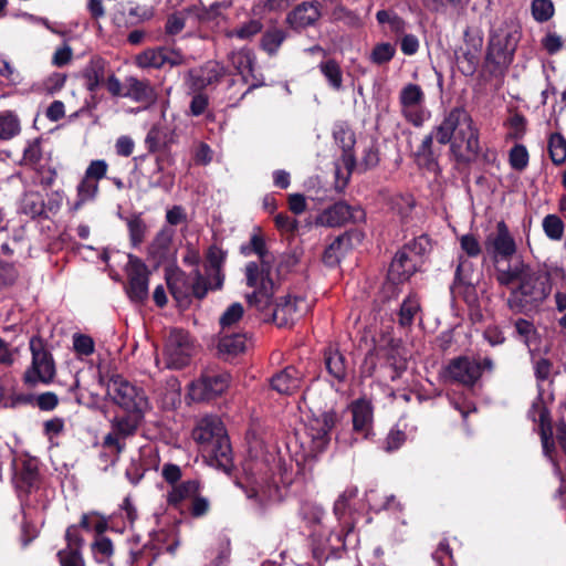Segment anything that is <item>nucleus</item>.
<instances>
[{
	"label": "nucleus",
	"mask_w": 566,
	"mask_h": 566,
	"mask_svg": "<svg viewBox=\"0 0 566 566\" xmlns=\"http://www.w3.org/2000/svg\"><path fill=\"white\" fill-rule=\"evenodd\" d=\"M349 244V238L342 235L336 238L325 250L323 261L328 266H334L339 263L340 258L344 255L345 249Z\"/></svg>",
	"instance_id": "obj_36"
},
{
	"label": "nucleus",
	"mask_w": 566,
	"mask_h": 566,
	"mask_svg": "<svg viewBox=\"0 0 566 566\" xmlns=\"http://www.w3.org/2000/svg\"><path fill=\"white\" fill-rule=\"evenodd\" d=\"M123 96L136 102H150L154 98V92L146 82L129 77L127 80V90Z\"/></svg>",
	"instance_id": "obj_35"
},
{
	"label": "nucleus",
	"mask_w": 566,
	"mask_h": 566,
	"mask_svg": "<svg viewBox=\"0 0 566 566\" xmlns=\"http://www.w3.org/2000/svg\"><path fill=\"white\" fill-rule=\"evenodd\" d=\"M107 394L112 401L125 412L146 415L151 409L145 390L119 375L108 380Z\"/></svg>",
	"instance_id": "obj_8"
},
{
	"label": "nucleus",
	"mask_w": 566,
	"mask_h": 566,
	"mask_svg": "<svg viewBox=\"0 0 566 566\" xmlns=\"http://www.w3.org/2000/svg\"><path fill=\"white\" fill-rule=\"evenodd\" d=\"M231 384L227 371H207L188 387V397L192 401H206L223 394Z\"/></svg>",
	"instance_id": "obj_14"
},
{
	"label": "nucleus",
	"mask_w": 566,
	"mask_h": 566,
	"mask_svg": "<svg viewBox=\"0 0 566 566\" xmlns=\"http://www.w3.org/2000/svg\"><path fill=\"white\" fill-rule=\"evenodd\" d=\"M484 245L493 262L496 280L500 277V271H510L516 265L518 259H514V256L517 252V244L503 220L496 223L494 232L488 234Z\"/></svg>",
	"instance_id": "obj_5"
},
{
	"label": "nucleus",
	"mask_w": 566,
	"mask_h": 566,
	"mask_svg": "<svg viewBox=\"0 0 566 566\" xmlns=\"http://www.w3.org/2000/svg\"><path fill=\"white\" fill-rule=\"evenodd\" d=\"M500 272L496 281L502 286L518 281L507 298V306L515 313L537 308L551 294L549 274L543 269L530 266L523 260H517L512 270Z\"/></svg>",
	"instance_id": "obj_2"
},
{
	"label": "nucleus",
	"mask_w": 566,
	"mask_h": 566,
	"mask_svg": "<svg viewBox=\"0 0 566 566\" xmlns=\"http://www.w3.org/2000/svg\"><path fill=\"white\" fill-rule=\"evenodd\" d=\"M401 250L421 265L422 258L431 250V242L427 235H420L408 242Z\"/></svg>",
	"instance_id": "obj_40"
},
{
	"label": "nucleus",
	"mask_w": 566,
	"mask_h": 566,
	"mask_svg": "<svg viewBox=\"0 0 566 566\" xmlns=\"http://www.w3.org/2000/svg\"><path fill=\"white\" fill-rule=\"evenodd\" d=\"M167 283L170 293L176 300H182L188 294V287H186L185 274L180 271H175L167 276Z\"/></svg>",
	"instance_id": "obj_45"
},
{
	"label": "nucleus",
	"mask_w": 566,
	"mask_h": 566,
	"mask_svg": "<svg viewBox=\"0 0 566 566\" xmlns=\"http://www.w3.org/2000/svg\"><path fill=\"white\" fill-rule=\"evenodd\" d=\"M145 413L126 412L111 421V431L105 436L103 444L116 453L124 450V440L134 436L145 419Z\"/></svg>",
	"instance_id": "obj_13"
},
{
	"label": "nucleus",
	"mask_w": 566,
	"mask_h": 566,
	"mask_svg": "<svg viewBox=\"0 0 566 566\" xmlns=\"http://www.w3.org/2000/svg\"><path fill=\"white\" fill-rule=\"evenodd\" d=\"M73 349L81 357L90 356L95 350V343L91 336L75 333L73 335Z\"/></svg>",
	"instance_id": "obj_51"
},
{
	"label": "nucleus",
	"mask_w": 566,
	"mask_h": 566,
	"mask_svg": "<svg viewBox=\"0 0 566 566\" xmlns=\"http://www.w3.org/2000/svg\"><path fill=\"white\" fill-rule=\"evenodd\" d=\"M107 63L99 56H94L83 70L86 88L94 93L104 83Z\"/></svg>",
	"instance_id": "obj_27"
},
{
	"label": "nucleus",
	"mask_w": 566,
	"mask_h": 566,
	"mask_svg": "<svg viewBox=\"0 0 566 566\" xmlns=\"http://www.w3.org/2000/svg\"><path fill=\"white\" fill-rule=\"evenodd\" d=\"M66 82V74L53 72L42 81L35 82L31 86V92L36 94L54 95L63 88Z\"/></svg>",
	"instance_id": "obj_31"
},
{
	"label": "nucleus",
	"mask_w": 566,
	"mask_h": 566,
	"mask_svg": "<svg viewBox=\"0 0 566 566\" xmlns=\"http://www.w3.org/2000/svg\"><path fill=\"white\" fill-rule=\"evenodd\" d=\"M192 438L203 452L214 458L224 470H228L231 462V448L226 429L218 417L201 418L192 430Z\"/></svg>",
	"instance_id": "obj_3"
},
{
	"label": "nucleus",
	"mask_w": 566,
	"mask_h": 566,
	"mask_svg": "<svg viewBox=\"0 0 566 566\" xmlns=\"http://www.w3.org/2000/svg\"><path fill=\"white\" fill-rule=\"evenodd\" d=\"M20 130V120L13 112L6 111L0 113V139H11L17 136Z\"/></svg>",
	"instance_id": "obj_37"
},
{
	"label": "nucleus",
	"mask_w": 566,
	"mask_h": 566,
	"mask_svg": "<svg viewBox=\"0 0 566 566\" xmlns=\"http://www.w3.org/2000/svg\"><path fill=\"white\" fill-rule=\"evenodd\" d=\"M532 15L537 22H546L554 15V4L551 0H533Z\"/></svg>",
	"instance_id": "obj_47"
},
{
	"label": "nucleus",
	"mask_w": 566,
	"mask_h": 566,
	"mask_svg": "<svg viewBox=\"0 0 566 566\" xmlns=\"http://www.w3.org/2000/svg\"><path fill=\"white\" fill-rule=\"evenodd\" d=\"M426 95L418 84L408 83L399 93L400 112L403 118L416 127H420L429 118L430 113L424 106Z\"/></svg>",
	"instance_id": "obj_11"
},
{
	"label": "nucleus",
	"mask_w": 566,
	"mask_h": 566,
	"mask_svg": "<svg viewBox=\"0 0 566 566\" xmlns=\"http://www.w3.org/2000/svg\"><path fill=\"white\" fill-rule=\"evenodd\" d=\"M510 132L509 136L513 139H520L524 136L526 129V119L523 115L514 114L507 122Z\"/></svg>",
	"instance_id": "obj_60"
},
{
	"label": "nucleus",
	"mask_w": 566,
	"mask_h": 566,
	"mask_svg": "<svg viewBox=\"0 0 566 566\" xmlns=\"http://www.w3.org/2000/svg\"><path fill=\"white\" fill-rule=\"evenodd\" d=\"M271 272V263L249 262L245 265L247 285L253 289V292L247 295V301L259 311H266L271 306L275 287Z\"/></svg>",
	"instance_id": "obj_6"
},
{
	"label": "nucleus",
	"mask_w": 566,
	"mask_h": 566,
	"mask_svg": "<svg viewBox=\"0 0 566 566\" xmlns=\"http://www.w3.org/2000/svg\"><path fill=\"white\" fill-rule=\"evenodd\" d=\"M98 184L95 180H90L83 176L82 180L76 186V200L71 206V210L77 211L85 203L94 201L98 193Z\"/></svg>",
	"instance_id": "obj_30"
},
{
	"label": "nucleus",
	"mask_w": 566,
	"mask_h": 566,
	"mask_svg": "<svg viewBox=\"0 0 566 566\" xmlns=\"http://www.w3.org/2000/svg\"><path fill=\"white\" fill-rule=\"evenodd\" d=\"M419 266V262H417L416 259L410 258L406 252L399 250L390 263L388 282L395 285L401 284L408 281Z\"/></svg>",
	"instance_id": "obj_22"
},
{
	"label": "nucleus",
	"mask_w": 566,
	"mask_h": 566,
	"mask_svg": "<svg viewBox=\"0 0 566 566\" xmlns=\"http://www.w3.org/2000/svg\"><path fill=\"white\" fill-rule=\"evenodd\" d=\"M420 314V302L417 296H408L401 304L399 311V324L410 326Z\"/></svg>",
	"instance_id": "obj_38"
},
{
	"label": "nucleus",
	"mask_w": 566,
	"mask_h": 566,
	"mask_svg": "<svg viewBox=\"0 0 566 566\" xmlns=\"http://www.w3.org/2000/svg\"><path fill=\"white\" fill-rule=\"evenodd\" d=\"M136 64L142 69H160L164 66V48L147 49L136 56Z\"/></svg>",
	"instance_id": "obj_41"
},
{
	"label": "nucleus",
	"mask_w": 566,
	"mask_h": 566,
	"mask_svg": "<svg viewBox=\"0 0 566 566\" xmlns=\"http://www.w3.org/2000/svg\"><path fill=\"white\" fill-rule=\"evenodd\" d=\"M319 70L331 87L336 91H339L343 87V73L340 66L334 60L322 62L319 64Z\"/></svg>",
	"instance_id": "obj_42"
},
{
	"label": "nucleus",
	"mask_w": 566,
	"mask_h": 566,
	"mask_svg": "<svg viewBox=\"0 0 566 566\" xmlns=\"http://www.w3.org/2000/svg\"><path fill=\"white\" fill-rule=\"evenodd\" d=\"M193 279L191 284V291L193 295L198 298H202L206 296L207 292L209 290H213L210 284L214 283L213 276H209V280L207 281L200 273L199 269L193 270Z\"/></svg>",
	"instance_id": "obj_53"
},
{
	"label": "nucleus",
	"mask_w": 566,
	"mask_h": 566,
	"mask_svg": "<svg viewBox=\"0 0 566 566\" xmlns=\"http://www.w3.org/2000/svg\"><path fill=\"white\" fill-rule=\"evenodd\" d=\"M319 15L315 3L303 2L287 15V22L294 29H304L315 23Z\"/></svg>",
	"instance_id": "obj_26"
},
{
	"label": "nucleus",
	"mask_w": 566,
	"mask_h": 566,
	"mask_svg": "<svg viewBox=\"0 0 566 566\" xmlns=\"http://www.w3.org/2000/svg\"><path fill=\"white\" fill-rule=\"evenodd\" d=\"M229 61L238 74L241 75L243 82L249 84V90L261 85L254 75L255 57L251 50L243 48L232 51L229 54Z\"/></svg>",
	"instance_id": "obj_21"
},
{
	"label": "nucleus",
	"mask_w": 566,
	"mask_h": 566,
	"mask_svg": "<svg viewBox=\"0 0 566 566\" xmlns=\"http://www.w3.org/2000/svg\"><path fill=\"white\" fill-rule=\"evenodd\" d=\"M59 558L62 566H84V560L76 549H63L59 552Z\"/></svg>",
	"instance_id": "obj_64"
},
{
	"label": "nucleus",
	"mask_w": 566,
	"mask_h": 566,
	"mask_svg": "<svg viewBox=\"0 0 566 566\" xmlns=\"http://www.w3.org/2000/svg\"><path fill=\"white\" fill-rule=\"evenodd\" d=\"M510 164L516 170H523L528 164V153L525 146L515 145L510 151Z\"/></svg>",
	"instance_id": "obj_58"
},
{
	"label": "nucleus",
	"mask_w": 566,
	"mask_h": 566,
	"mask_svg": "<svg viewBox=\"0 0 566 566\" xmlns=\"http://www.w3.org/2000/svg\"><path fill=\"white\" fill-rule=\"evenodd\" d=\"M261 29L262 25L258 20H251L242 27L227 32V35L229 38L235 36L242 40H247L259 33Z\"/></svg>",
	"instance_id": "obj_56"
},
{
	"label": "nucleus",
	"mask_w": 566,
	"mask_h": 566,
	"mask_svg": "<svg viewBox=\"0 0 566 566\" xmlns=\"http://www.w3.org/2000/svg\"><path fill=\"white\" fill-rule=\"evenodd\" d=\"M542 228L545 235L552 241H560L565 232V223L563 219L554 213L543 218Z\"/></svg>",
	"instance_id": "obj_39"
},
{
	"label": "nucleus",
	"mask_w": 566,
	"mask_h": 566,
	"mask_svg": "<svg viewBox=\"0 0 566 566\" xmlns=\"http://www.w3.org/2000/svg\"><path fill=\"white\" fill-rule=\"evenodd\" d=\"M528 417L534 422H538L544 455L553 461L554 441L552 438L549 411L541 396H538L532 403V407L528 410Z\"/></svg>",
	"instance_id": "obj_17"
},
{
	"label": "nucleus",
	"mask_w": 566,
	"mask_h": 566,
	"mask_svg": "<svg viewBox=\"0 0 566 566\" xmlns=\"http://www.w3.org/2000/svg\"><path fill=\"white\" fill-rule=\"evenodd\" d=\"M301 386V374L294 367H286L271 379V387L281 395H292Z\"/></svg>",
	"instance_id": "obj_24"
},
{
	"label": "nucleus",
	"mask_w": 566,
	"mask_h": 566,
	"mask_svg": "<svg viewBox=\"0 0 566 566\" xmlns=\"http://www.w3.org/2000/svg\"><path fill=\"white\" fill-rule=\"evenodd\" d=\"M108 165L104 159L92 160L87 166L84 176L90 180L99 181L107 174Z\"/></svg>",
	"instance_id": "obj_59"
},
{
	"label": "nucleus",
	"mask_w": 566,
	"mask_h": 566,
	"mask_svg": "<svg viewBox=\"0 0 566 566\" xmlns=\"http://www.w3.org/2000/svg\"><path fill=\"white\" fill-rule=\"evenodd\" d=\"M245 475V493L248 499L255 500L260 505L271 497L272 473L271 469L263 461L247 460L243 464Z\"/></svg>",
	"instance_id": "obj_10"
},
{
	"label": "nucleus",
	"mask_w": 566,
	"mask_h": 566,
	"mask_svg": "<svg viewBox=\"0 0 566 566\" xmlns=\"http://www.w3.org/2000/svg\"><path fill=\"white\" fill-rule=\"evenodd\" d=\"M396 53V48L389 42H381L375 45L370 53V61L375 64H384L389 62Z\"/></svg>",
	"instance_id": "obj_46"
},
{
	"label": "nucleus",
	"mask_w": 566,
	"mask_h": 566,
	"mask_svg": "<svg viewBox=\"0 0 566 566\" xmlns=\"http://www.w3.org/2000/svg\"><path fill=\"white\" fill-rule=\"evenodd\" d=\"M413 207V199L409 195H396L391 199V208L401 217H406Z\"/></svg>",
	"instance_id": "obj_63"
},
{
	"label": "nucleus",
	"mask_w": 566,
	"mask_h": 566,
	"mask_svg": "<svg viewBox=\"0 0 566 566\" xmlns=\"http://www.w3.org/2000/svg\"><path fill=\"white\" fill-rule=\"evenodd\" d=\"M365 213L359 207L352 208L345 202H336L325 209L317 218V223L325 227H339L347 221L359 222Z\"/></svg>",
	"instance_id": "obj_18"
},
{
	"label": "nucleus",
	"mask_w": 566,
	"mask_h": 566,
	"mask_svg": "<svg viewBox=\"0 0 566 566\" xmlns=\"http://www.w3.org/2000/svg\"><path fill=\"white\" fill-rule=\"evenodd\" d=\"M325 364L328 374L337 381L342 382L347 376V366L345 357L334 349L325 354Z\"/></svg>",
	"instance_id": "obj_33"
},
{
	"label": "nucleus",
	"mask_w": 566,
	"mask_h": 566,
	"mask_svg": "<svg viewBox=\"0 0 566 566\" xmlns=\"http://www.w3.org/2000/svg\"><path fill=\"white\" fill-rule=\"evenodd\" d=\"M175 185V175L165 172L160 157L155 159L154 171L149 176V186L151 188H160L166 192H170Z\"/></svg>",
	"instance_id": "obj_34"
},
{
	"label": "nucleus",
	"mask_w": 566,
	"mask_h": 566,
	"mask_svg": "<svg viewBox=\"0 0 566 566\" xmlns=\"http://www.w3.org/2000/svg\"><path fill=\"white\" fill-rule=\"evenodd\" d=\"M230 2H214L205 7L201 2L186 8L187 14L199 23L219 27L224 20V11L229 9Z\"/></svg>",
	"instance_id": "obj_20"
},
{
	"label": "nucleus",
	"mask_w": 566,
	"mask_h": 566,
	"mask_svg": "<svg viewBox=\"0 0 566 566\" xmlns=\"http://www.w3.org/2000/svg\"><path fill=\"white\" fill-rule=\"evenodd\" d=\"M353 429L355 432L368 438L373 427L374 410L371 402L365 398L353 401L349 406Z\"/></svg>",
	"instance_id": "obj_23"
},
{
	"label": "nucleus",
	"mask_w": 566,
	"mask_h": 566,
	"mask_svg": "<svg viewBox=\"0 0 566 566\" xmlns=\"http://www.w3.org/2000/svg\"><path fill=\"white\" fill-rule=\"evenodd\" d=\"M337 416L334 411H325L310 417L297 433L300 447L305 459H315L324 452L331 442V432L335 427Z\"/></svg>",
	"instance_id": "obj_4"
},
{
	"label": "nucleus",
	"mask_w": 566,
	"mask_h": 566,
	"mask_svg": "<svg viewBox=\"0 0 566 566\" xmlns=\"http://www.w3.org/2000/svg\"><path fill=\"white\" fill-rule=\"evenodd\" d=\"M247 339L244 335L233 334L223 335L218 343V350L221 355L227 357H234L244 352Z\"/></svg>",
	"instance_id": "obj_32"
},
{
	"label": "nucleus",
	"mask_w": 566,
	"mask_h": 566,
	"mask_svg": "<svg viewBox=\"0 0 566 566\" xmlns=\"http://www.w3.org/2000/svg\"><path fill=\"white\" fill-rule=\"evenodd\" d=\"M187 18L190 17L187 14L186 9L169 15L165 25L166 33L169 35L180 33L186 25Z\"/></svg>",
	"instance_id": "obj_55"
},
{
	"label": "nucleus",
	"mask_w": 566,
	"mask_h": 566,
	"mask_svg": "<svg viewBox=\"0 0 566 566\" xmlns=\"http://www.w3.org/2000/svg\"><path fill=\"white\" fill-rule=\"evenodd\" d=\"M244 310L240 303L231 304L220 317V325L224 329L238 323L243 316Z\"/></svg>",
	"instance_id": "obj_54"
},
{
	"label": "nucleus",
	"mask_w": 566,
	"mask_h": 566,
	"mask_svg": "<svg viewBox=\"0 0 566 566\" xmlns=\"http://www.w3.org/2000/svg\"><path fill=\"white\" fill-rule=\"evenodd\" d=\"M434 139L440 145L449 144L450 156L457 165L467 166L480 154L479 129L463 107H453L448 111L441 123L424 136L416 151L417 164L429 171L437 172L439 151L433 147Z\"/></svg>",
	"instance_id": "obj_1"
},
{
	"label": "nucleus",
	"mask_w": 566,
	"mask_h": 566,
	"mask_svg": "<svg viewBox=\"0 0 566 566\" xmlns=\"http://www.w3.org/2000/svg\"><path fill=\"white\" fill-rule=\"evenodd\" d=\"M515 331L522 340L530 347L536 336L534 324L527 319L518 318L515 324Z\"/></svg>",
	"instance_id": "obj_57"
},
{
	"label": "nucleus",
	"mask_w": 566,
	"mask_h": 566,
	"mask_svg": "<svg viewBox=\"0 0 566 566\" xmlns=\"http://www.w3.org/2000/svg\"><path fill=\"white\" fill-rule=\"evenodd\" d=\"M460 245L463 252L470 258H476L481 253V244L473 234H464L460 238Z\"/></svg>",
	"instance_id": "obj_62"
},
{
	"label": "nucleus",
	"mask_w": 566,
	"mask_h": 566,
	"mask_svg": "<svg viewBox=\"0 0 566 566\" xmlns=\"http://www.w3.org/2000/svg\"><path fill=\"white\" fill-rule=\"evenodd\" d=\"M127 228L132 244L137 247L144 240L146 232V224L140 216H132L127 219Z\"/></svg>",
	"instance_id": "obj_48"
},
{
	"label": "nucleus",
	"mask_w": 566,
	"mask_h": 566,
	"mask_svg": "<svg viewBox=\"0 0 566 566\" xmlns=\"http://www.w3.org/2000/svg\"><path fill=\"white\" fill-rule=\"evenodd\" d=\"M32 354L31 366L24 373V381L34 386L39 382L50 384L55 376V365L52 355L45 349L43 340L33 336L30 339Z\"/></svg>",
	"instance_id": "obj_9"
},
{
	"label": "nucleus",
	"mask_w": 566,
	"mask_h": 566,
	"mask_svg": "<svg viewBox=\"0 0 566 566\" xmlns=\"http://www.w3.org/2000/svg\"><path fill=\"white\" fill-rule=\"evenodd\" d=\"M447 370L453 380L472 386L481 377L482 366L474 359L459 357L449 364Z\"/></svg>",
	"instance_id": "obj_19"
},
{
	"label": "nucleus",
	"mask_w": 566,
	"mask_h": 566,
	"mask_svg": "<svg viewBox=\"0 0 566 566\" xmlns=\"http://www.w3.org/2000/svg\"><path fill=\"white\" fill-rule=\"evenodd\" d=\"M298 263L300 253L297 251L283 253L282 255L279 256V260L276 262L277 276L281 277L292 272L297 266Z\"/></svg>",
	"instance_id": "obj_49"
},
{
	"label": "nucleus",
	"mask_w": 566,
	"mask_h": 566,
	"mask_svg": "<svg viewBox=\"0 0 566 566\" xmlns=\"http://www.w3.org/2000/svg\"><path fill=\"white\" fill-rule=\"evenodd\" d=\"M42 159V149L41 144L39 139H35L28 144L25 149L23 150V163L25 165L31 166L34 169H38L40 167V161Z\"/></svg>",
	"instance_id": "obj_52"
},
{
	"label": "nucleus",
	"mask_w": 566,
	"mask_h": 566,
	"mask_svg": "<svg viewBox=\"0 0 566 566\" xmlns=\"http://www.w3.org/2000/svg\"><path fill=\"white\" fill-rule=\"evenodd\" d=\"M195 352L189 334L182 329L170 331L164 349L166 368L179 369L188 365Z\"/></svg>",
	"instance_id": "obj_12"
},
{
	"label": "nucleus",
	"mask_w": 566,
	"mask_h": 566,
	"mask_svg": "<svg viewBox=\"0 0 566 566\" xmlns=\"http://www.w3.org/2000/svg\"><path fill=\"white\" fill-rule=\"evenodd\" d=\"M200 491V484L197 480L185 481L178 485H174L167 494L169 505L179 507L186 500H192Z\"/></svg>",
	"instance_id": "obj_29"
},
{
	"label": "nucleus",
	"mask_w": 566,
	"mask_h": 566,
	"mask_svg": "<svg viewBox=\"0 0 566 566\" xmlns=\"http://www.w3.org/2000/svg\"><path fill=\"white\" fill-rule=\"evenodd\" d=\"M92 553L97 563L107 562L114 553L112 541L108 537L98 536L92 544Z\"/></svg>",
	"instance_id": "obj_44"
},
{
	"label": "nucleus",
	"mask_w": 566,
	"mask_h": 566,
	"mask_svg": "<svg viewBox=\"0 0 566 566\" xmlns=\"http://www.w3.org/2000/svg\"><path fill=\"white\" fill-rule=\"evenodd\" d=\"M548 151L555 165L566 161V139L558 133L552 134L548 139Z\"/></svg>",
	"instance_id": "obj_43"
},
{
	"label": "nucleus",
	"mask_w": 566,
	"mask_h": 566,
	"mask_svg": "<svg viewBox=\"0 0 566 566\" xmlns=\"http://www.w3.org/2000/svg\"><path fill=\"white\" fill-rule=\"evenodd\" d=\"M221 71L217 63H208L201 69L200 84L205 86L218 82L222 75Z\"/></svg>",
	"instance_id": "obj_61"
},
{
	"label": "nucleus",
	"mask_w": 566,
	"mask_h": 566,
	"mask_svg": "<svg viewBox=\"0 0 566 566\" xmlns=\"http://www.w3.org/2000/svg\"><path fill=\"white\" fill-rule=\"evenodd\" d=\"M226 260V252L220 248L212 245L207 252L206 271L209 276H213L214 283L210 284L212 289H221L224 276L222 274V265Z\"/></svg>",
	"instance_id": "obj_28"
},
{
	"label": "nucleus",
	"mask_w": 566,
	"mask_h": 566,
	"mask_svg": "<svg viewBox=\"0 0 566 566\" xmlns=\"http://www.w3.org/2000/svg\"><path fill=\"white\" fill-rule=\"evenodd\" d=\"M520 39L518 23L514 20H505L490 35L488 60L497 66L509 65L513 60Z\"/></svg>",
	"instance_id": "obj_7"
},
{
	"label": "nucleus",
	"mask_w": 566,
	"mask_h": 566,
	"mask_svg": "<svg viewBox=\"0 0 566 566\" xmlns=\"http://www.w3.org/2000/svg\"><path fill=\"white\" fill-rule=\"evenodd\" d=\"M127 276L128 284L126 292L128 297L135 303L144 302L149 294L148 270L138 258L129 255L127 263Z\"/></svg>",
	"instance_id": "obj_16"
},
{
	"label": "nucleus",
	"mask_w": 566,
	"mask_h": 566,
	"mask_svg": "<svg viewBox=\"0 0 566 566\" xmlns=\"http://www.w3.org/2000/svg\"><path fill=\"white\" fill-rule=\"evenodd\" d=\"M284 39L285 35L283 31L277 29L270 30L265 32L264 35L262 36L261 45L263 50L266 51L269 54H274L279 50Z\"/></svg>",
	"instance_id": "obj_50"
},
{
	"label": "nucleus",
	"mask_w": 566,
	"mask_h": 566,
	"mask_svg": "<svg viewBox=\"0 0 566 566\" xmlns=\"http://www.w3.org/2000/svg\"><path fill=\"white\" fill-rule=\"evenodd\" d=\"M175 231L171 228L161 229L149 245V255L156 263L168 259L172 252V239Z\"/></svg>",
	"instance_id": "obj_25"
},
{
	"label": "nucleus",
	"mask_w": 566,
	"mask_h": 566,
	"mask_svg": "<svg viewBox=\"0 0 566 566\" xmlns=\"http://www.w3.org/2000/svg\"><path fill=\"white\" fill-rule=\"evenodd\" d=\"M308 308V304L302 297L285 295L263 313H271L273 322L279 327H287L297 321Z\"/></svg>",
	"instance_id": "obj_15"
}]
</instances>
